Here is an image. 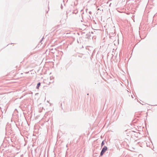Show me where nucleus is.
I'll return each mask as SVG.
<instances>
[{
  "label": "nucleus",
  "instance_id": "obj_1",
  "mask_svg": "<svg viewBox=\"0 0 157 157\" xmlns=\"http://www.w3.org/2000/svg\"><path fill=\"white\" fill-rule=\"evenodd\" d=\"M107 147L106 146H104L102 148L100 153V155L102 156L104 153L107 150Z\"/></svg>",
  "mask_w": 157,
  "mask_h": 157
},
{
  "label": "nucleus",
  "instance_id": "obj_2",
  "mask_svg": "<svg viewBox=\"0 0 157 157\" xmlns=\"http://www.w3.org/2000/svg\"><path fill=\"white\" fill-rule=\"evenodd\" d=\"M40 83L39 82L37 84L36 89H39V87H40Z\"/></svg>",
  "mask_w": 157,
  "mask_h": 157
},
{
  "label": "nucleus",
  "instance_id": "obj_3",
  "mask_svg": "<svg viewBox=\"0 0 157 157\" xmlns=\"http://www.w3.org/2000/svg\"><path fill=\"white\" fill-rule=\"evenodd\" d=\"M104 144H105L104 142V141H103L102 142L101 144V146H102L103 145H104Z\"/></svg>",
  "mask_w": 157,
  "mask_h": 157
}]
</instances>
